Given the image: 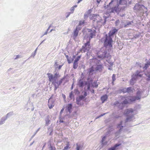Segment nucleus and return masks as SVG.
Segmentation results:
<instances>
[{
	"mask_svg": "<svg viewBox=\"0 0 150 150\" xmlns=\"http://www.w3.org/2000/svg\"><path fill=\"white\" fill-rule=\"evenodd\" d=\"M133 23V22L132 21H127L126 23V25L125 26V27H127L128 25H129L132 24V23Z\"/></svg>",
	"mask_w": 150,
	"mask_h": 150,
	"instance_id": "obj_34",
	"label": "nucleus"
},
{
	"mask_svg": "<svg viewBox=\"0 0 150 150\" xmlns=\"http://www.w3.org/2000/svg\"><path fill=\"white\" fill-rule=\"evenodd\" d=\"M112 41L111 37L109 35H106L104 40V45L105 47H107L108 46L109 47H112Z\"/></svg>",
	"mask_w": 150,
	"mask_h": 150,
	"instance_id": "obj_4",
	"label": "nucleus"
},
{
	"mask_svg": "<svg viewBox=\"0 0 150 150\" xmlns=\"http://www.w3.org/2000/svg\"><path fill=\"white\" fill-rule=\"evenodd\" d=\"M93 81V79L91 78H88L87 81L85 82V85L87 86V89L88 90L90 89V86H92Z\"/></svg>",
	"mask_w": 150,
	"mask_h": 150,
	"instance_id": "obj_12",
	"label": "nucleus"
},
{
	"mask_svg": "<svg viewBox=\"0 0 150 150\" xmlns=\"http://www.w3.org/2000/svg\"><path fill=\"white\" fill-rule=\"evenodd\" d=\"M104 18V21L102 22L103 20L102 18L99 15H94L92 19V23L94 27H99L102 24L103 25H104L107 21L106 19L108 17L106 16L103 17Z\"/></svg>",
	"mask_w": 150,
	"mask_h": 150,
	"instance_id": "obj_1",
	"label": "nucleus"
},
{
	"mask_svg": "<svg viewBox=\"0 0 150 150\" xmlns=\"http://www.w3.org/2000/svg\"><path fill=\"white\" fill-rule=\"evenodd\" d=\"M106 138V137L105 136L103 137L102 138V140H101V143L103 144H104V141H105Z\"/></svg>",
	"mask_w": 150,
	"mask_h": 150,
	"instance_id": "obj_55",
	"label": "nucleus"
},
{
	"mask_svg": "<svg viewBox=\"0 0 150 150\" xmlns=\"http://www.w3.org/2000/svg\"><path fill=\"white\" fill-rule=\"evenodd\" d=\"M90 41H88L84 45L82 46V48L81 49V52H85L88 51L90 46Z\"/></svg>",
	"mask_w": 150,
	"mask_h": 150,
	"instance_id": "obj_11",
	"label": "nucleus"
},
{
	"mask_svg": "<svg viewBox=\"0 0 150 150\" xmlns=\"http://www.w3.org/2000/svg\"><path fill=\"white\" fill-rule=\"evenodd\" d=\"M73 97H74V96L73 94V91H72L69 93V97L71 99Z\"/></svg>",
	"mask_w": 150,
	"mask_h": 150,
	"instance_id": "obj_46",
	"label": "nucleus"
},
{
	"mask_svg": "<svg viewBox=\"0 0 150 150\" xmlns=\"http://www.w3.org/2000/svg\"><path fill=\"white\" fill-rule=\"evenodd\" d=\"M96 31L93 30V31L92 30L91 32L87 35V37L89 39L90 41V40L93 38L94 36H95Z\"/></svg>",
	"mask_w": 150,
	"mask_h": 150,
	"instance_id": "obj_16",
	"label": "nucleus"
},
{
	"mask_svg": "<svg viewBox=\"0 0 150 150\" xmlns=\"http://www.w3.org/2000/svg\"><path fill=\"white\" fill-rule=\"evenodd\" d=\"M106 113H103V114H101V115H100L99 116L96 117V119H97L99 118L100 117H101L102 116H103L104 115H105Z\"/></svg>",
	"mask_w": 150,
	"mask_h": 150,
	"instance_id": "obj_52",
	"label": "nucleus"
},
{
	"mask_svg": "<svg viewBox=\"0 0 150 150\" xmlns=\"http://www.w3.org/2000/svg\"><path fill=\"white\" fill-rule=\"evenodd\" d=\"M142 75L139 74L138 71H137L135 74L134 75L132 76V79L135 81L137 79L138 77H141Z\"/></svg>",
	"mask_w": 150,
	"mask_h": 150,
	"instance_id": "obj_17",
	"label": "nucleus"
},
{
	"mask_svg": "<svg viewBox=\"0 0 150 150\" xmlns=\"http://www.w3.org/2000/svg\"><path fill=\"white\" fill-rule=\"evenodd\" d=\"M7 117H3L1 119L0 121V125H2L5 123V120L7 119Z\"/></svg>",
	"mask_w": 150,
	"mask_h": 150,
	"instance_id": "obj_25",
	"label": "nucleus"
},
{
	"mask_svg": "<svg viewBox=\"0 0 150 150\" xmlns=\"http://www.w3.org/2000/svg\"><path fill=\"white\" fill-rule=\"evenodd\" d=\"M145 75L147 77L146 79V80L147 81H150V73H145Z\"/></svg>",
	"mask_w": 150,
	"mask_h": 150,
	"instance_id": "obj_31",
	"label": "nucleus"
},
{
	"mask_svg": "<svg viewBox=\"0 0 150 150\" xmlns=\"http://www.w3.org/2000/svg\"><path fill=\"white\" fill-rule=\"evenodd\" d=\"M13 112L12 111L10 112L7 114L6 117H7V118L8 117H11V116H12L13 115Z\"/></svg>",
	"mask_w": 150,
	"mask_h": 150,
	"instance_id": "obj_32",
	"label": "nucleus"
},
{
	"mask_svg": "<svg viewBox=\"0 0 150 150\" xmlns=\"http://www.w3.org/2000/svg\"><path fill=\"white\" fill-rule=\"evenodd\" d=\"M127 0H120L119 2V5H125L127 4Z\"/></svg>",
	"mask_w": 150,
	"mask_h": 150,
	"instance_id": "obj_24",
	"label": "nucleus"
},
{
	"mask_svg": "<svg viewBox=\"0 0 150 150\" xmlns=\"http://www.w3.org/2000/svg\"><path fill=\"white\" fill-rule=\"evenodd\" d=\"M74 93L76 94H78L80 92L78 89H75L74 90Z\"/></svg>",
	"mask_w": 150,
	"mask_h": 150,
	"instance_id": "obj_40",
	"label": "nucleus"
},
{
	"mask_svg": "<svg viewBox=\"0 0 150 150\" xmlns=\"http://www.w3.org/2000/svg\"><path fill=\"white\" fill-rule=\"evenodd\" d=\"M80 26V25H79L78 26L76 27L75 29H77V30H78V31H79V30H80L81 28V27Z\"/></svg>",
	"mask_w": 150,
	"mask_h": 150,
	"instance_id": "obj_56",
	"label": "nucleus"
},
{
	"mask_svg": "<svg viewBox=\"0 0 150 150\" xmlns=\"http://www.w3.org/2000/svg\"><path fill=\"white\" fill-rule=\"evenodd\" d=\"M98 85L97 83V82L95 81L93 83H92V84L91 86L97 88L98 87Z\"/></svg>",
	"mask_w": 150,
	"mask_h": 150,
	"instance_id": "obj_35",
	"label": "nucleus"
},
{
	"mask_svg": "<svg viewBox=\"0 0 150 150\" xmlns=\"http://www.w3.org/2000/svg\"><path fill=\"white\" fill-rule=\"evenodd\" d=\"M63 79H61L59 81H58L57 80H56L54 81H53L54 83L57 84L59 86L62 83Z\"/></svg>",
	"mask_w": 150,
	"mask_h": 150,
	"instance_id": "obj_28",
	"label": "nucleus"
},
{
	"mask_svg": "<svg viewBox=\"0 0 150 150\" xmlns=\"http://www.w3.org/2000/svg\"><path fill=\"white\" fill-rule=\"evenodd\" d=\"M79 31L77 29H75L74 33L73 38H76L77 36Z\"/></svg>",
	"mask_w": 150,
	"mask_h": 150,
	"instance_id": "obj_29",
	"label": "nucleus"
},
{
	"mask_svg": "<svg viewBox=\"0 0 150 150\" xmlns=\"http://www.w3.org/2000/svg\"><path fill=\"white\" fill-rule=\"evenodd\" d=\"M78 67V63L77 62H74L73 63V68L74 69H76Z\"/></svg>",
	"mask_w": 150,
	"mask_h": 150,
	"instance_id": "obj_33",
	"label": "nucleus"
},
{
	"mask_svg": "<svg viewBox=\"0 0 150 150\" xmlns=\"http://www.w3.org/2000/svg\"><path fill=\"white\" fill-rule=\"evenodd\" d=\"M103 68V66L102 65H97L95 68V70L96 71H99L100 72L102 71Z\"/></svg>",
	"mask_w": 150,
	"mask_h": 150,
	"instance_id": "obj_20",
	"label": "nucleus"
},
{
	"mask_svg": "<svg viewBox=\"0 0 150 150\" xmlns=\"http://www.w3.org/2000/svg\"><path fill=\"white\" fill-rule=\"evenodd\" d=\"M88 17V14H85L84 16V19H86Z\"/></svg>",
	"mask_w": 150,
	"mask_h": 150,
	"instance_id": "obj_57",
	"label": "nucleus"
},
{
	"mask_svg": "<svg viewBox=\"0 0 150 150\" xmlns=\"http://www.w3.org/2000/svg\"><path fill=\"white\" fill-rule=\"evenodd\" d=\"M108 98V97L107 95H103L101 98V99L102 101V103H104L106 100H107Z\"/></svg>",
	"mask_w": 150,
	"mask_h": 150,
	"instance_id": "obj_26",
	"label": "nucleus"
},
{
	"mask_svg": "<svg viewBox=\"0 0 150 150\" xmlns=\"http://www.w3.org/2000/svg\"><path fill=\"white\" fill-rule=\"evenodd\" d=\"M37 49V48H36L35 51L34 52L32 53V55H31V57H34L35 56L36 54V52Z\"/></svg>",
	"mask_w": 150,
	"mask_h": 150,
	"instance_id": "obj_45",
	"label": "nucleus"
},
{
	"mask_svg": "<svg viewBox=\"0 0 150 150\" xmlns=\"http://www.w3.org/2000/svg\"><path fill=\"white\" fill-rule=\"evenodd\" d=\"M49 148L50 150H56L55 147L52 146L51 145Z\"/></svg>",
	"mask_w": 150,
	"mask_h": 150,
	"instance_id": "obj_43",
	"label": "nucleus"
},
{
	"mask_svg": "<svg viewBox=\"0 0 150 150\" xmlns=\"http://www.w3.org/2000/svg\"><path fill=\"white\" fill-rule=\"evenodd\" d=\"M127 88H125L122 89V91L124 93L127 92Z\"/></svg>",
	"mask_w": 150,
	"mask_h": 150,
	"instance_id": "obj_58",
	"label": "nucleus"
},
{
	"mask_svg": "<svg viewBox=\"0 0 150 150\" xmlns=\"http://www.w3.org/2000/svg\"><path fill=\"white\" fill-rule=\"evenodd\" d=\"M59 122L61 123H63L64 122L63 121V120H62V119H60Z\"/></svg>",
	"mask_w": 150,
	"mask_h": 150,
	"instance_id": "obj_63",
	"label": "nucleus"
},
{
	"mask_svg": "<svg viewBox=\"0 0 150 150\" xmlns=\"http://www.w3.org/2000/svg\"><path fill=\"white\" fill-rule=\"evenodd\" d=\"M121 144H116L113 146L109 149L108 150H116L117 149V147Z\"/></svg>",
	"mask_w": 150,
	"mask_h": 150,
	"instance_id": "obj_23",
	"label": "nucleus"
},
{
	"mask_svg": "<svg viewBox=\"0 0 150 150\" xmlns=\"http://www.w3.org/2000/svg\"><path fill=\"white\" fill-rule=\"evenodd\" d=\"M21 58L20 56L19 55H17L16 56V57L15 58V59H17Z\"/></svg>",
	"mask_w": 150,
	"mask_h": 150,
	"instance_id": "obj_60",
	"label": "nucleus"
},
{
	"mask_svg": "<svg viewBox=\"0 0 150 150\" xmlns=\"http://www.w3.org/2000/svg\"><path fill=\"white\" fill-rule=\"evenodd\" d=\"M127 92L129 93H131L132 92V91L131 87H129L127 88Z\"/></svg>",
	"mask_w": 150,
	"mask_h": 150,
	"instance_id": "obj_36",
	"label": "nucleus"
},
{
	"mask_svg": "<svg viewBox=\"0 0 150 150\" xmlns=\"http://www.w3.org/2000/svg\"><path fill=\"white\" fill-rule=\"evenodd\" d=\"M81 57L80 56H78L75 59L74 62H78V61L79 60Z\"/></svg>",
	"mask_w": 150,
	"mask_h": 150,
	"instance_id": "obj_38",
	"label": "nucleus"
},
{
	"mask_svg": "<svg viewBox=\"0 0 150 150\" xmlns=\"http://www.w3.org/2000/svg\"><path fill=\"white\" fill-rule=\"evenodd\" d=\"M87 92H84V95L83 96L84 97H85L87 96Z\"/></svg>",
	"mask_w": 150,
	"mask_h": 150,
	"instance_id": "obj_62",
	"label": "nucleus"
},
{
	"mask_svg": "<svg viewBox=\"0 0 150 150\" xmlns=\"http://www.w3.org/2000/svg\"><path fill=\"white\" fill-rule=\"evenodd\" d=\"M120 23V21L119 20H117L115 22V26H117L118 25V24Z\"/></svg>",
	"mask_w": 150,
	"mask_h": 150,
	"instance_id": "obj_44",
	"label": "nucleus"
},
{
	"mask_svg": "<svg viewBox=\"0 0 150 150\" xmlns=\"http://www.w3.org/2000/svg\"><path fill=\"white\" fill-rule=\"evenodd\" d=\"M71 14V13L70 12H67L65 14V16L66 18H67Z\"/></svg>",
	"mask_w": 150,
	"mask_h": 150,
	"instance_id": "obj_49",
	"label": "nucleus"
},
{
	"mask_svg": "<svg viewBox=\"0 0 150 150\" xmlns=\"http://www.w3.org/2000/svg\"><path fill=\"white\" fill-rule=\"evenodd\" d=\"M118 30L114 28L111 30L110 31L108 35L111 37L115 34L117 33Z\"/></svg>",
	"mask_w": 150,
	"mask_h": 150,
	"instance_id": "obj_14",
	"label": "nucleus"
},
{
	"mask_svg": "<svg viewBox=\"0 0 150 150\" xmlns=\"http://www.w3.org/2000/svg\"><path fill=\"white\" fill-rule=\"evenodd\" d=\"M36 134V133H35L32 136V137H31V139H33L34 137L35 136V135Z\"/></svg>",
	"mask_w": 150,
	"mask_h": 150,
	"instance_id": "obj_64",
	"label": "nucleus"
},
{
	"mask_svg": "<svg viewBox=\"0 0 150 150\" xmlns=\"http://www.w3.org/2000/svg\"><path fill=\"white\" fill-rule=\"evenodd\" d=\"M122 103H123V104H126L129 103V102L128 101V100L127 99H125L123 101Z\"/></svg>",
	"mask_w": 150,
	"mask_h": 150,
	"instance_id": "obj_41",
	"label": "nucleus"
},
{
	"mask_svg": "<svg viewBox=\"0 0 150 150\" xmlns=\"http://www.w3.org/2000/svg\"><path fill=\"white\" fill-rule=\"evenodd\" d=\"M54 101L49 100L48 101V105L50 109L52 108L54 106Z\"/></svg>",
	"mask_w": 150,
	"mask_h": 150,
	"instance_id": "obj_19",
	"label": "nucleus"
},
{
	"mask_svg": "<svg viewBox=\"0 0 150 150\" xmlns=\"http://www.w3.org/2000/svg\"><path fill=\"white\" fill-rule=\"evenodd\" d=\"M126 125V124L123 123L122 121H121L120 123L118 125L117 128L118 130L115 133V135L116 137H117L118 136L120 132L122 130L123 127H125Z\"/></svg>",
	"mask_w": 150,
	"mask_h": 150,
	"instance_id": "obj_5",
	"label": "nucleus"
},
{
	"mask_svg": "<svg viewBox=\"0 0 150 150\" xmlns=\"http://www.w3.org/2000/svg\"><path fill=\"white\" fill-rule=\"evenodd\" d=\"M115 106L118 107L119 109H122L124 107V105L122 103H120L117 101L115 102L113 105Z\"/></svg>",
	"mask_w": 150,
	"mask_h": 150,
	"instance_id": "obj_13",
	"label": "nucleus"
},
{
	"mask_svg": "<svg viewBox=\"0 0 150 150\" xmlns=\"http://www.w3.org/2000/svg\"><path fill=\"white\" fill-rule=\"evenodd\" d=\"M79 98L80 99V100H81L83 99L85 97H84L83 95H81L79 96Z\"/></svg>",
	"mask_w": 150,
	"mask_h": 150,
	"instance_id": "obj_54",
	"label": "nucleus"
},
{
	"mask_svg": "<svg viewBox=\"0 0 150 150\" xmlns=\"http://www.w3.org/2000/svg\"><path fill=\"white\" fill-rule=\"evenodd\" d=\"M116 6H119V1L118 0H111L109 4L107 5V7L105 6L106 8H111Z\"/></svg>",
	"mask_w": 150,
	"mask_h": 150,
	"instance_id": "obj_8",
	"label": "nucleus"
},
{
	"mask_svg": "<svg viewBox=\"0 0 150 150\" xmlns=\"http://www.w3.org/2000/svg\"><path fill=\"white\" fill-rule=\"evenodd\" d=\"M81 146L80 145H78V144H76V150H79L80 148H81Z\"/></svg>",
	"mask_w": 150,
	"mask_h": 150,
	"instance_id": "obj_53",
	"label": "nucleus"
},
{
	"mask_svg": "<svg viewBox=\"0 0 150 150\" xmlns=\"http://www.w3.org/2000/svg\"><path fill=\"white\" fill-rule=\"evenodd\" d=\"M134 9L137 11H140L142 10H144L145 13H147V9L143 5L139 4L138 3H136L134 7Z\"/></svg>",
	"mask_w": 150,
	"mask_h": 150,
	"instance_id": "obj_7",
	"label": "nucleus"
},
{
	"mask_svg": "<svg viewBox=\"0 0 150 150\" xmlns=\"http://www.w3.org/2000/svg\"><path fill=\"white\" fill-rule=\"evenodd\" d=\"M78 85L79 87H83L85 85V82H84L82 80L80 79L78 82Z\"/></svg>",
	"mask_w": 150,
	"mask_h": 150,
	"instance_id": "obj_21",
	"label": "nucleus"
},
{
	"mask_svg": "<svg viewBox=\"0 0 150 150\" xmlns=\"http://www.w3.org/2000/svg\"><path fill=\"white\" fill-rule=\"evenodd\" d=\"M81 100H80V99L79 98H76V103L77 105L79 104V102L81 101Z\"/></svg>",
	"mask_w": 150,
	"mask_h": 150,
	"instance_id": "obj_50",
	"label": "nucleus"
},
{
	"mask_svg": "<svg viewBox=\"0 0 150 150\" xmlns=\"http://www.w3.org/2000/svg\"><path fill=\"white\" fill-rule=\"evenodd\" d=\"M103 0H97L96 1L98 4L100 2H102L103 1Z\"/></svg>",
	"mask_w": 150,
	"mask_h": 150,
	"instance_id": "obj_61",
	"label": "nucleus"
},
{
	"mask_svg": "<svg viewBox=\"0 0 150 150\" xmlns=\"http://www.w3.org/2000/svg\"><path fill=\"white\" fill-rule=\"evenodd\" d=\"M72 105L71 104H68L66 107V110L68 111L69 113H70L72 111Z\"/></svg>",
	"mask_w": 150,
	"mask_h": 150,
	"instance_id": "obj_18",
	"label": "nucleus"
},
{
	"mask_svg": "<svg viewBox=\"0 0 150 150\" xmlns=\"http://www.w3.org/2000/svg\"><path fill=\"white\" fill-rule=\"evenodd\" d=\"M70 144L69 142H67V144H66V146H64V150H67L69 147Z\"/></svg>",
	"mask_w": 150,
	"mask_h": 150,
	"instance_id": "obj_30",
	"label": "nucleus"
},
{
	"mask_svg": "<svg viewBox=\"0 0 150 150\" xmlns=\"http://www.w3.org/2000/svg\"><path fill=\"white\" fill-rule=\"evenodd\" d=\"M85 23L84 21H79V25H81L84 24Z\"/></svg>",
	"mask_w": 150,
	"mask_h": 150,
	"instance_id": "obj_39",
	"label": "nucleus"
},
{
	"mask_svg": "<svg viewBox=\"0 0 150 150\" xmlns=\"http://www.w3.org/2000/svg\"><path fill=\"white\" fill-rule=\"evenodd\" d=\"M67 60L68 62V63L69 64H70V63H71L72 62V61L73 60V59H72V60H70L69 59H68Z\"/></svg>",
	"mask_w": 150,
	"mask_h": 150,
	"instance_id": "obj_59",
	"label": "nucleus"
},
{
	"mask_svg": "<svg viewBox=\"0 0 150 150\" xmlns=\"http://www.w3.org/2000/svg\"><path fill=\"white\" fill-rule=\"evenodd\" d=\"M149 66V65L148 64L146 63V64L145 65V66L144 67H143V69H146Z\"/></svg>",
	"mask_w": 150,
	"mask_h": 150,
	"instance_id": "obj_48",
	"label": "nucleus"
},
{
	"mask_svg": "<svg viewBox=\"0 0 150 150\" xmlns=\"http://www.w3.org/2000/svg\"><path fill=\"white\" fill-rule=\"evenodd\" d=\"M74 10L75 8L73 7H71L70 9L71 11L70 12L71 13H74Z\"/></svg>",
	"mask_w": 150,
	"mask_h": 150,
	"instance_id": "obj_51",
	"label": "nucleus"
},
{
	"mask_svg": "<svg viewBox=\"0 0 150 150\" xmlns=\"http://www.w3.org/2000/svg\"><path fill=\"white\" fill-rule=\"evenodd\" d=\"M47 75L50 81L52 82L57 80V78L58 77L59 74L56 73L53 75L52 74L50 73H48Z\"/></svg>",
	"mask_w": 150,
	"mask_h": 150,
	"instance_id": "obj_10",
	"label": "nucleus"
},
{
	"mask_svg": "<svg viewBox=\"0 0 150 150\" xmlns=\"http://www.w3.org/2000/svg\"><path fill=\"white\" fill-rule=\"evenodd\" d=\"M142 92L139 90L137 91L136 93V96L131 97L130 99L131 101L133 102L136 100H138L140 99L141 98Z\"/></svg>",
	"mask_w": 150,
	"mask_h": 150,
	"instance_id": "obj_9",
	"label": "nucleus"
},
{
	"mask_svg": "<svg viewBox=\"0 0 150 150\" xmlns=\"http://www.w3.org/2000/svg\"><path fill=\"white\" fill-rule=\"evenodd\" d=\"M133 111V110L131 108L127 109L125 110V114L127 117L125 121H123V123L126 124L127 122H130L134 119Z\"/></svg>",
	"mask_w": 150,
	"mask_h": 150,
	"instance_id": "obj_2",
	"label": "nucleus"
},
{
	"mask_svg": "<svg viewBox=\"0 0 150 150\" xmlns=\"http://www.w3.org/2000/svg\"><path fill=\"white\" fill-rule=\"evenodd\" d=\"M119 6H116L114 7L110 8L107 12H108V14L110 15L112 13H116L118 15L119 14V8L118 7Z\"/></svg>",
	"mask_w": 150,
	"mask_h": 150,
	"instance_id": "obj_6",
	"label": "nucleus"
},
{
	"mask_svg": "<svg viewBox=\"0 0 150 150\" xmlns=\"http://www.w3.org/2000/svg\"><path fill=\"white\" fill-rule=\"evenodd\" d=\"M115 76H116L115 74H113L112 75V83L113 84L114 83V82L115 80L116 79H115Z\"/></svg>",
	"mask_w": 150,
	"mask_h": 150,
	"instance_id": "obj_37",
	"label": "nucleus"
},
{
	"mask_svg": "<svg viewBox=\"0 0 150 150\" xmlns=\"http://www.w3.org/2000/svg\"><path fill=\"white\" fill-rule=\"evenodd\" d=\"M52 84L54 85V87L57 88H59V86L57 84L54 83L52 81Z\"/></svg>",
	"mask_w": 150,
	"mask_h": 150,
	"instance_id": "obj_47",
	"label": "nucleus"
},
{
	"mask_svg": "<svg viewBox=\"0 0 150 150\" xmlns=\"http://www.w3.org/2000/svg\"><path fill=\"white\" fill-rule=\"evenodd\" d=\"M87 73L88 74V75H92L93 74V72L94 71L93 67H91L87 70Z\"/></svg>",
	"mask_w": 150,
	"mask_h": 150,
	"instance_id": "obj_22",
	"label": "nucleus"
},
{
	"mask_svg": "<svg viewBox=\"0 0 150 150\" xmlns=\"http://www.w3.org/2000/svg\"><path fill=\"white\" fill-rule=\"evenodd\" d=\"M135 80H134L133 79H132L130 81V83L131 85H133L135 82Z\"/></svg>",
	"mask_w": 150,
	"mask_h": 150,
	"instance_id": "obj_42",
	"label": "nucleus"
},
{
	"mask_svg": "<svg viewBox=\"0 0 150 150\" xmlns=\"http://www.w3.org/2000/svg\"><path fill=\"white\" fill-rule=\"evenodd\" d=\"M52 116L50 115H47L45 118V121L46 123L45 125L48 126L50 124V119H51Z\"/></svg>",
	"mask_w": 150,
	"mask_h": 150,
	"instance_id": "obj_15",
	"label": "nucleus"
},
{
	"mask_svg": "<svg viewBox=\"0 0 150 150\" xmlns=\"http://www.w3.org/2000/svg\"><path fill=\"white\" fill-rule=\"evenodd\" d=\"M127 5H125L124 6H123L120 8H119V12H122L123 11H125L127 8Z\"/></svg>",
	"mask_w": 150,
	"mask_h": 150,
	"instance_id": "obj_27",
	"label": "nucleus"
},
{
	"mask_svg": "<svg viewBox=\"0 0 150 150\" xmlns=\"http://www.w3.org/2000/svg\"><path fill=\"white\" fill-rule=\"evenodd\" d=\"M105 47H102L97 53L98 57L99 58L103 59L108 58L110 56V54L107 52L106 48Z\"/></svg>",
	"mask_w": 150,
	"mask_h": 150,
	"instance_id": "obj_3",
	"label": "nucleus"
}]
</instances>
